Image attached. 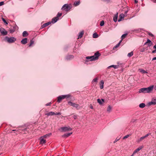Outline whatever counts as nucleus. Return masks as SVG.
Returning <instances> with one entry per match:
<instances>
[{
  "mask_svg": "<svg viewBox=\"0 0 156 156\" xmlns=\"http://www.w3.org/2000/svg\"><path fill=\"white\" fill-rule=\"evenodd\" d=\"M154 89V86L153 85L147 88H142L139 90V93H150Z\"/></svg>",
  "mask_w": 156,
  "mask_h": 156,
  "instance_id": "nucleus-1",
  "label": "nucleus"
},
{
  "mask_svg": "<svg viewBox=\"0 0 156 156\" xmlns=\"http://www.w3.org/2000/svg\"><path fill=\"white\" fill-rule=\"evenodd\" d=\"M100 55V54L98 51L95 53L94 55L91 56H88L86 57V61H93L97 60L98 59L99 56Z\"/></svg>",
  "mask_w": 156,
  "mask_h": 156,
  "instance_id": "nucleus-2",
  "label": "nucleus"
},
{
  "mask_svg": "<svg viewBox=\"0 0 156 156\" xmlns=\"http://www.w3.org/2000/svg\"><path fill=\"white\" fill-rule=\"evenodd\" d=\"M5 39L9 43H13L16 40V39L14 37H5Z\"/></svg>",
  "mask_w": 156,
  "mask_h": 156,
  "instance_id": "nucleus-3",
  "label": "nucleus"
},
{
  "mask_svg": "<svg viewBox=\"0 0 156 156\" xmlns=\"http://www.w3.org/2000/svg\"><path fill=\"white\" fill-rule=\"evenodd\" d=\"M118 65H112L110 66H108V68H109L111 67H113L114 68H120V67H124V66H123V65H124L122 63H120L118 62Z\"/></svg>",
  "mask_w": 156,
  "mask_h": 156,
  "instance_id": "nucleus-4",
  "label": "nucleus"
},
{
  "mask_svg": "<svg viewBox=\"0 0 156 156\" xmlns=\"http://www.w3.org/2000/svg\"><path fill=\"white\" fill-rule=\"evenodd\" d=\"M68 104L71 106H73L74 107H75L76 108L78 109L79 108V105L76 104L75 103H73L72 102L69 101L68 102Z\"/></svg>",
  "mask_w": 156,
  "mask_h": 156,
  "instance_id": "nucleus-5",
  "label": "nucleus"
},
{
  "mask_svg": "<svg viewBox=\"0 0 156 156\" xmlns=\"http://www.w3.org/2000/svg\"><path fill=\"white\" fill-rule=\"evenodd\" d=\"M61 129L62 130L63 132H64L72 130V129L70 128L69 126L62 127L61 128Z\"/></svg>",
  "mask_w": 156,
  "mask_h": 156,
  "instance_id": "nucleus-6",
  "label": "nucleus"
},
{
  "mask_svg": "<svg viewBox=\"0 0 156 156\" xmlns=\"http://www.w3.org/2000/svg\"><path fill=\"white\" fill-rule=\"evenodd\" d=\"M0 32L4 36L7 34V32L3 27H1L0 28Z\"/></svg>",
  "mask_w": 156,
  "mask_h": 156,
  "instance_id": "nucleus-7",
  "label": "nucleus"
},
{
  "mask_svg": "<svg viewBox=\"0 0 156 156\" xmlns=\"http://www.w3.org/2000/svg\"><path fill=\"white\" fill-rule=\"evenodd\" d=\"M156 104V98H152L151 101L148 103V104L149 105H155Z\"/></svg>",
  "mask_w": 156,
  "mask_h": 156,
  "instance_id": "nucleus-8",
  "label": "nucleus"
},
{
  "mask_svg": "<svg viewBox=\"0 0 156 156\" xmlns=\"http://www.w3.org/2000/svg\"><path fill=\"white\" fill-rule=\"evenodd\" d=\"M64 97L63 95L59 96L57 97V101L58 103H59L61 102L62 100L64 99Z\"/></svg>",
  "mask_w": 156,
  "mask_h": 156,
  "instance_id": "nucleus-9",
  "label": "nucleus"
},
{
  "mask_svg": "<svg viewBox=\"0 0 156 156\" xmlns=\"http://www.w3.org/2000/svg\"><path fill=\"white\" fill-rule=\"evenodd\" d=\"M27 42V39L26 38L23 39L21 41V43L23 44H26Z\"/></svg>",
  "mask_w": 156,
  "mask_h": 156,
  "instance_id": "nucleus-10",
  "label": "nucleus"
},
{
  "mask_svg": "<svg viewBox=\"0 0 156 156\" xmlns=\"http://www.w3.org/2000/svg\"><path fill=\"white\" fill-rule=\"evenodd\" d=\"M118 15V13L117 12L113 17V20L115 22H116L117 20Z\"/></svg>",
  "mask_w": 156,
  "mask_h": 156,
  "instance_id": "nucleus-11",
  "label": "nucleus"
},
{
  "mask_svg": "<svg viewBox=\"0 0 156 156\" xmlns=\"http://www.w3.org/2000/svg\"><path fill=\"white\" fill-rule=\"evenodd\" d=\"M40 143L41 144H43L46 143V140L44 139V138L41 136L40 138Z\"/></svg>",
  "mask_w": 156,
  "mask_h": 156,
  "instance_id": "nucleus-12",
  "label": "nucleus"
},
{
  "mask_svg": "<svg viewBox=\"0 0 156 156\" xmlns=\"http://www.w3.org/2000/svg\"><path fill=\"white\" fill-rule=\"evenodd\" d=\"M72 133H65V134H64V135H63L62 136V137H68V136H70L72 134Z\"/></svg>",
  "mask_w": 156,
  "mask_h": 156,
  "instance_id": "nucleus-13",
  "label": "nucleus"
},
{
  "mask_svg": "<svg viewBox=\"0 0 156 156\" xmlns=\"http://www.w3.org/2000/svg\"><path fill=\"white\" fill-rule=\"evenodd\" d=\"M69 7V5L67 4H65L64 5L62 8V10H64L66 9H68Z\"/></svg>",
  "mask_w": 156,
  "mask_h": 156,
  "instance_id": "nucleus-14",
  "label": "nucleus"
},
{
  "mask_svg": "<svg viewBox=\"0 0 156 156\" xmlns=\"http://www.w3.org/2000/svg\"><path fill=\"white\" fill-rule=\"evenodd\" d=\"M55 115V112H51L45 114L46 115L48 116L53 115Z\"/></svg>",
  "mask_w": 156,
  "mask_h": 156,
  "instance_id": "nucleus-15",
  "label": "nucleus"
},
{
  "mask_svg": "<svg viewBox=\"0 0 156 156\" xmlns=\"http://www.w3.org/2000/svg\"><path fill=\"white\" fill-rule=\"evenodd\" d=\"M51 135V133H49L48 134H47L43 136H42L43 138H46L49 137Z\"/></svg>",
  "mask_w": 156,
  "mask_h": 156,
  "instance_id": "nucleus-16",
  "label": "nucleus"
},
{
  "mask_svg": "<svg viewBox=\"0 0 156 156\" xmlns=\"http://www.w3.org/2000/svg\"><path fill=\"white\" fill-rule=\"evenodd\" d=\"M58 20V19L56 17H55L52 19L51 22L53 23H56Z\"/></svg>",
  "mask_w": 156,
  "mask_h": 156,
  "instance_id": "nucleus-17",
  "label": "nucleus"
},
{
  "mask_svg": "<svg viewBox=\"0 0 156 156\" xmlns=\"http://www.w3.org/2000/svg\"><path fill=\"white\" fill-rule=\"evenodd\" d=\"M104 82L103 80H102L101 81L100 83V87L101 89H102L104 87Z\"/></svg>",
  "mask_w": 156,
  "mask_h": 156,
  "instance_id": "nucleus-18",
  "label": "nucleus"
},
{
  "mask_svg": "<svg viewBox=\"0 0 156 156\" xmlns=\"http://www.w3.org/2000/svg\"><path fill=\"white\" fill-rule=\"evenodd\" d=\"M51 23V22H48L47 23H45L43 24L42 25V28H44V27H46L47 26H48Z\"/></svg>",
  "mask_w": 156,
  "mask_h": 156,
  "instance_id": "nucleus-19",
  "label": "nucleus"
},
{
  "mask_svg": "<svg viewBox=\"0 0 156 156\" xmlns=\"http://www.w3.org/2000/svg\"><path fill=\"white\" fill-rule=\"evenodd\" d=\"M16 28H18V27L17 26H16L15 27H13V29H11L10 30V33H13L14 32L16 29Z\"/></svg>",
  "mask_w": 156,
  "mask_h": 156,
  "instance_id": "nucleus-20",
  "label": "nucleus"
},
{
  "mask_svg": "<svg viewBox=\"0 0 156 156\" xmlns=\"http://www.w3.org/2000/svg\"><path fill=\"white\" fill-rule=\"evenodd\" d=\"M125 15L123 13H122L119 16L120 19H119L118 21L120 22L121 20V19L124 18V17Z\"/></svg>",
  "mask_w": 156,
  "mask_h": 156,
  "instance_id": "nucleus-21",
  "label": "nucleus"
},
{
  "mask_svg": "<svg viewBox=\"0 0 156 156\" xmlns=\"http://www.w3.org/2000/svg\"><path fill=\"white\" fill-rule=\"evenodd\" d=\"M142 148V147H139L137 149H136L133 152L134 154H135L137 152L140 151Z\"/></svg>",
  "mask_w": 156,
  "mask_h": 156,
  "instance_id": "nucleus-22",
  "label": "nucleus"
},
{
  "mask_svg": "<svg viewBox=\"0 0 156 156\" xmlns=\"http://www.w3.org/2000/svg\"><path fill=\"white\" fill-rule=\"evenodd\" d=\"M98 80V78H96L94 79L92 81V83L93 84H94V83L95 84H96L97 83V82Z\"/></svg>",
  "mask_w": 156,
  "mask_h": 156,
  "instance_id": "nucleus-23",
  "label": "nucleus"
},
{
  "mask_svg": "<svg viewBox=\"0 0 156 156\" xmlns=\"http://www.w3.org/2000/svg\"><path fill=\"white\" fill-rule=\"evenodd\" d=\"M28 34L27 31H24L23 33V37H26L28 35Z\"/></svg>",
  "mask_w": 156,
  "mask_h": 156,
  "instance_id": "nucleus-24",
  "label": "nucleus"
},
{
  "mask_svg": "<svg viewBox=\"0 0 156 156\" xmlns=\"http://www.w3.org/2000/svg\"><path fill=\"white\" fill-rule=\"evenodd\" d=\"M83 33L84 32L83 31H81L80 32L78 36V38H81L82 37L83 35Z\"/></svg>",
  "mask_w": 156,
  "mask_h": 156,
  "instance_id": "nucleus-25",
  "label": "nucleus"
},
{
  "mask_svg": "<svg viewBox=\"0 0 156 156\" xmlns=\"http://www.w3.org/2000/svg\"><path fill=\"white\" fill-rule=\"evenodd\" d=\"M73 56L72 55L68 56L66 57V59L67 60H70L71 58H73Z\"/></svg>",
  "mask_w": 156,
  "mask_h": 156,
  "instance_id": "nucleus-26",
  "label": "nucleus"
},
{
  "mask_svg": "<svg viewBox=\"0 0 156 156\" xmlns=\"http://www.w3.org/2000/svg\"><path fill=\"white\" fill-rule=\"evenodd\" d=\"M139 70L140 72L143 73H147V71L142 69H139Z\"/></svg>",
  "mask_w": 156,
  "mask_h": 156,
  "instance_id": "nucleus-27",
  "label": "nucleus"
},
{
  "mask_svg": "<svg viewBox=\"0 0 156 156\" xmlns=\"http://www.w3.org/2000/svg\"><path fill=\"white\" fill-rule=\"evenodd\" d=\"M139 107L142 108H144L145 106V105L144 103H141L139 105Z\"/></svg>",
  "mask_w": 156,
  "mask_h": 156,
  "instance_id": "nucleus-28",
  "label": "nucleus"
},
{
  "mask_svg": "<svg viewBox=\"0 0 156 156\" xmlns=\"http://www.w3.org/2000/svg\"><path fill=\"white\" fill-rule=\"evenodd\" d=\"M63 96L64 97V99L65 98H68L71 97V95L70 94H68L66 95H63Z\"/></svg>",
  "mask_w": 156,
  "mask_h": 156,
  "instance_id": "nucleus-29",
  "label": "nucleus"
},
{
  "mask_svg": "<svg viewBox=\"0 0 156 156\" xmlns=\"http://www.w3.org/2000/svg\"><path fill=\"white\" fill-rule=\"evenodd\" d=\"M98 37V35L96 33H95L93 34V37L94 38H97Z\"/></svg>",
  "mask_w": 156,
  "mask_h": 156,
  "instance_id": "nucleus-30",
  "label": "nucleus"
},
{
  "mask_svg": "<svg viewBox=\"0 0 156 156\" xmlns=\"http://www.w3.org/2000/svg\"><path fill=\"white\" fill-rule=\"evenodd\" d=\"M127 35V34H123L121 36V40L122 41V40L125 38V37Z\"/></svg>",
  "mask_w": 156,
  "mask_h": 156,
  "instance_id": "nucleus-31",
  "label": "nucleus"
},
{
  "mask_svg": "<svg viewBox=\"0 0 156 156\" xmlns=\"http://www.w3.org/2000/svg\"><path fill=\"white\" fill-rule=\"evenodd\" d=\"M112 109V108L110 105L108 106V107L107 108V111L108 112H110L111 110Z\"/></svg>",
  "mask_w": 156,
  "mask_h": 156,
  "instance_id": "nucleus-32",
  "label": "nucleus"
},
{
  "mask_svg": "<svg viewBox=\"0 0 156 156\" xmlns=\"http://www.w3.org/2000/svg\"><path fill=\"white\" fill-rule=\"evenodd\" d=\"M122 42V40H120L119 42L113 48V49H114L115 48H118V47H119L120 44Z\"/></svg>",
  "mask_w": 156,
  "mask_h": 156,
  "instance_id": "nucleus-33",
  "label": "nucleus"
},
{
  "mask_svg": "<svg viewBox=\"0 0 156 156\" xmlns=\"http://www.w3.org/2000/svg\"><path fill=\"white\" fill-rule=\"evenodd\" d=\"M146 137L145 136H143L142 137H141L139 140H138V142H140V141L142 140L143 139L146 138Z\"/></svg>",
  "mask_w": 156,
  "mask_h": 156,
  "instance_id": "nucleus-34",
  "label": "nucleus"
},
{
  "mask_svg": "<svg viewBox=\"0 0 156 156\" xmlns=\"http://www.w3.org/2000/svg\"><path fill=\"white\" fill-rule=\"evenodd\" d=\"M133 52H131L129 53L127 55V56L129 57H130L133 56Z\"/></svg>",
  "mask_w": 156,
  "mask_h": 156,
  "instance_id": "nucleus-35",
  "label": "nucleus"
},
{
  "mask_svg": "<svg viewBox=\"0 0 156 156\" xmlns=\"http://www.w3.org/2000/svg\"><path fill=\"white\" fill-rule=\"evenodd\" d=\"M97 100L98 102V103L100 105H101L102 104V101L100 99H98Z\"/></svg>",
  "mask_w": 156,
  "mask_h": 156,
  "instance_id": "nucleus-36",
  "label": "nucleus"
},
{
  "mask_svg": "<svg viewBox=\"0 0 156 156\" xmlns=\"http://www.w3.org/2000/svg\"><path fill=\"white\" fill-rule=\"evenodd\" d=\"M62 15V14L61 13L58 12V14H57L56 17L58 19V17L60 16H61Z\"/></svg>",
  "mask_w": 156,
  "mask_h": 156,
  "instance_id": "nucleus-37",
  "label": "nucleus"
},
{
  "mask_svg": "<svg viewBox=\"0 0 156 156\" xmlns=\"http://www.w3.org/2000/svg\"><path fill=\"white\" fill-rule=\"evenodd\" d=\"M80 1H77V2H74V4L75 6H76L79 5L80 4Z\"/></svg>",
  "mask_w": 156,
  "mask_h": 156,
  "instance_id": "nucleus-38",
  "label": "nucleus"
},
{
  "mask_svg": "<svg viewBox=\"0 0 156 156\" xmlns=\"http://www.w3.org/2000/svg\"><path fill=\"white\" fill-rule=\"evenodd\" d=\"M104 24V22L103 20H102L101 22L100 23V25L101 26H103Z\"/></svg>",
  "mask_w": 156,
  "mask_h": 156,
  "instance_id": "nucleus-39",
  "label": "nucleus"
},
{
  "mask_svg": "<svg viewBox=\"0 0 156 156\" xmlns=\"http://www.w3.org/2000/svg\"><path fill=\"white\" fill-rule=\"evenodd\" d=\"M34 43V41L32 40H31L30 42V44L29 45V46L30 47L31 45Z\"/></svg>",
  "mask_w": 156,
  "mask_h": 156,
  "instance_id": "nucleus-40",
  "label": "nucleus"
},
{
  "mask_svg": "<svg viewBox=\"0 0 156 156\" xmlns=\"http://www.w3.org/2000/svg\"><path fill=\"white\" fill-rule=\"evenodd\" d=\"M2 20L5 23H6V24H8V23L5 20L4 18H2Z\"/></svg>",
  "mask_w": 156,
  "mask_h": 156,
  "instance_id": "nucleus-41",
  "label": "nucleus"
},
{
  "mask_svg": "<svg viewBox=\"0 0 156 156\" xmlns=\"http://www.w3.org/2000/svg\"><path fill=\"white\" fill-rule=\"evenodd\" d=\"M151 42V41L149 39H148L147 40V41L145 43V44H146L147 43Z\"/></svg>",
  "mask_w": 156,
  "mask_h": 156,
  "instance_id": "nucleus-42",
  "label": "nucleus"
},
{
  "mask_svg": "<svg viewBox=\"0 0 156 156\" xmlns=\"http://www.w3.org/2000/svg\"><path fill=\"white\" fill-rule=\"evenodd\" d=\"M120 139V138H118V137L114 141V143H116L117 141H118V140H119Z\"/></svg>",
  "mask_w": 156,
  "mask_h": 156,
  "instance_id": "nucleus-43",
  "label": "nucleus"
},
{
  "mask_svg": "<svg viewBox=\"0 0 156 156\" xmlns=\"http://www.w3.org/2000/svg\"><path fill=\"white\" fill-rule=\"evenodd\" d=\"M77 115H74L73 116V118L75 119H77Z\"/></svg>",
  "mask_w": 156,
  "mask_h": 156,
  "instance_id": "nucleus-44",
  "label": "nucleus"
},
{
  "mask_svg": "<svg viewBox=\"0 0 156 156\" xmlns=\"http://www.w3.org/2000/svg\"><path fill=\"white\" fill-rule=\"evenodd\" d=\"M51 104V102L45 104V105L46 106H50Z\"/></svg>",
  "mask_w": 156,
  "mask_h": 156,
  "instance_id": "nucleus-45",
  "label": "nucleus"
},
{
  "mask_svg": "<svg viewBox=\"0 0 156 156\" xmlns=\"http://www.w3.org/2000/svg\"><path fill=\"white\" fill-rule=\"evenodd\" d=\"M129 135H126L123 137V139H126V138H128L129 137Z\"/></svg>",
  "mask_w": 156,
  "mask_h": 156,
  "instance_id": "nucleus-46",
  "label": "nucleus"
},
{
  "mask_svg": "<svg viewBox=\"0 0 156 156\" xmlns=\"http://www.w3.org/2000/svg\"><path fill=\"white\" fill-rule=\"evenodd\" d=\"M4 4V2L3 1L0 2V6H2Z\"/></svg>",
  "mask_w": 156,
  "mask_h": 156,
  "instance_id": "nucleus-47",
  "label": "nucleus"
},
{
  "mask_svg": "<svg viewBox=\"0 0 156 156\" xmlns=\"http://www.w3.org/2000/svg\"><path fill=\"white\" fill-rule=\"evenodd\" d=\"M152 44H153V43L152 42H151V43H149L148 44V46H150Z\"/></svg>",
  "mask_w": 156,
  "mask_h": 156,
  "instance_id": "nucleus-48",
  "label": "nucleus"
},
{
  "mask_svg": "<svg viewBox=\"0 0 156 156\" xmlns=\"http://www.w3.org/2000/svg\"><path fill=\"white\" fill-rule=\"evenodd\" d=\"M151 134V133H147V134L146 135H145V136L146 137H147L148 136H149V135H150Z\"/></svg>",
  "mask_w": 156,
  "mask_h": 156,
  "instance_id": "nucleus-49",
  "label": "nucleus"
},
{
  "mask_svg": "<svg viewBox=\"0 0 156 156\" xmlns=\"http://www.w3.org/2000/svg\"><path fill=\"white\" fill-rule=\"evenodd\" d=\"M61 114V113L60 112H56V113H55V115H60Z\"/></svg>",
  "mask_w": 156,
  "mask_h": 156,
  "instance_id": "nucleus-50",
  "label": "nucleus"
},
{
  "mask_svg": "<svg viewBox=\"0 0 156 156\" xmlns=\"http://www.w3.org/2000/svg\"><path fill=\"white\" fill-rule=\"evenodd\" d=\"M148 34H149V35L151 36V37H153L154 36V35L152 34H151V33H149Z\"/></svg>",
  "mask_w": 156,
  "mask_h": 156,
  "instance_id": "nucleus-51",
  "label": "nucleus"
},
{
  "mask_svg": "<svg viewBox=\"0 0 156 156\" xmlns=\"http://www.w3.org/2000/svg\"><path fill=\"white\" fill-rule=\"evenodd\" d=\"M128 12V10L126 11L125 12V14H124L125 15H126V14Z\"/></svg>",
  "mask_w": 156,
  "mask_h": 156,
  "instance_id": "nucleus-52",
  "label": "nucleus"
},
{
  "mask_svg": "<svg viewBox=\"0 0 156 156\" xmlns=\"http://www.w3.org/2000/svg\"><path fill=\"white\" fill-rule=\"evenodd\" d=\"M152 60H156V57H154L153 58Z\"/></svg>",
  "mask_w": 156,
  "mask_h": 156,
  "instance_id": "nucleus-53",
  "label": "nucleus"
},
{
  "mask_svg": "<svg viewBox=\"0 0 156 156\" xmlns=\"http://www.w3.org/2000/svg\"><path fill=\"white\" fill-rule=\"evenodd\" d=\"M156 50H153L152 51V53H155L156 52Z\"/></svg>",
  "mask_w": 156,
  "mask_h": 156,
  "instance_id": "nucleus-54",
  "label": "nucleus"
},
{
  "mask_svg": "<svg viewBox=\"0 0 156 156\" xmlns=\"http://www.w3.org/2000/svg\"><path fill=\"white\" fill-rule=\"evenodd\" d=\"M153 48L155 49V50H156V44L153 47Z\"/></svg>",
  "mask_w": 156,
  "mask_h": 156,
  "instance_id": "nucleus-55",
  "label": "nucleus"
},
{
  "mask_svg": "<svg viewBox=\"0 0 156 156\" xmlns=\"http://www.w3.org/2000/svg\"><path fill=\"white\" fill-rule=\"evenodd\" d=\"M134 1H135V2L136 3H137L138 2V1L137 0H134Z\"/></svg>",
  "mask_w": 156,
  "mask_h": 156,
  "instance_id": "nucleus-56",
  "label": "nucleus"
},
{
  "mask_svg": "<svg viewBox=\"0 0 156 156\" xmlns=\"http://www.w3.org/2000/svg\"><path fill=\"white\" fill-rule=\"evenodd\" d=\"M12 131H16V132H18V129L13 130Z\"/></svg>",
  "mask_w": 156,
  "mask_h": 156,
  "instance_id": "nucleus-57",
  "label": "nucleus"
},
{
  "mask_svg": "<svg viewBox=\"0 0 156 156\" xmlns=\"http://www.w3.org/2000/svg\"><path fill=\"white\" fill-rule=\"evenodd\" d=\"M101 100V101H102V103L104 102V99H102Z\"/></svg>",
  "mask_w": 156,
  "mask_h": 156,
  "instance_id": "nucleus-58",
  "label": "nucleus"
},
{
  "mask_svg": "<svg viewBox=\"0 0 156 156\" xmlns=\"http://www.w3.org/2000/svg\"><path fill=\"white\" fill-rule=\"evenodd\" d=\"M90 108L92 109L93 108V106H90Z\"/></svg>",
  "mask_w": 156,
  "mask_h": 156,
  "instance_id": "nucleus-59",
  "label": "nucleus"
},
{
  "mask_svg": "<svg viewBox=\"0 0 156 156\" xmlns=\"http://www.w3.org/2000/svg\"><path fill=\"white\" fill-rule=\"evenodd\" d=\"M135 154H134V153L133 152V154L131 155V156H133Z\"/></svg>",
  "mask_w": 156,
  "mask_h": 156,
  "instance_id": "nucleus-60",
  "label": "nucleus"
},
{
  "mask_svg": "<svg viewBox=\"0 0 156 156\" xmlns=\"http://www.w3.org/2000/svg\"><path fill=\"white\" fill-rule=\"evenodd\" d=\"M154 90H156V85L155 86V87H154Z\"/></svg>",
  "mask_w": 156,
  "mask_h": 156,
  "instance_id": "nucleus-61",
  "label": "nucleus"
},
{
  "mask_svg": "<svg viewBox=\"0 0 156 156\" xmlns=\"http://www.w3.org/2000/svg\"><path fill=\"white\" fill-rule=\"evenodd\" d=\"M135 121V119H133L132 120V122H134Z\"/></svg>",
  "mask_w": 156,
  "mask_h": 156,
  "instance_id": "nucleus-62",
  "label": "nucleus"
},
{
  "mask_svg": "<svg viewBox=\"0 0 156 156\" xmlns=\"http://www.w3.org/2000/svg\"><path fill=\"white\" fill-rule=\"evenodd\" d=\"M144 50H142V51H141V52H144Z\"/></svg>",
  "mask_w": 156,
  "mask_h": 156,
  "instance_id": "nucleus-63",
  "label": "nucleus"
},
{
  "mask_svg": "<svg viewBox=\"0 0 156 156\" xmlns=\"http://www.w3.org/2000/svg\"><path fill=\"white\" fill-rule=\"evenodd\" d=\"M154 2H156V0H155V1H154Z\"/></svg>",
  "mask_w": 156,
  "mask_h": 156,
  "instance_id": "nucleus-64",
  "label": "nucleus"
}]
</instances>
